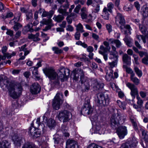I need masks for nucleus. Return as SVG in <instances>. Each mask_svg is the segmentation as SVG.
Wrapping results in <instances>:
<instances>
[{"label":"nucleus","mask_w":148,"mask_h":148,"mask_svg":"<svg viewBox=\"0 0 148 148\" xmlns=\"http://www.w3.org/2000/svg\"><path fill=\"white\" fill-rule=\"evenodd\" d=\"M138 143V141L134 137H133L132 139L128 140V143L130 147L131 148H135L136 146V144Z\"/></svg>","instance_id":"412c9836"},{"label":"nucleus","mask_w":148,"mask_h":148,"mask_svg":"<svg viewBox=\"0 0 148 148\" xmlns=\"http://www.w3.org/2000/svg\"><path fill=\"white\" fill-rule=\"evenodd\" d=\"M132 6L130 4L129 5H126L123 8L124 10L127 11H128L131 10Z\"/></svg>","instance_id":"4d7b16f0"},{"label":"nucleus","mask_w":148,"mask_h":148,"mask_svg":"<svg viewBox=\"0 0 148 148\" xmlns=\"http://www.w3.org/2000/svg\"><path fill=\"white\" fill-rule=\"evenodd\" d=\"M123 40L128 46L130 47H132L133 40L130 37H126L123 39Z\"/></svg>","instance_id":"a878e982"},{"label":"nucleus","mask_w":148,"mask_h":148,"mask_svg":"<svg viewBox=\"0 0 148 148\" xmlns=\"http://www.w3.org/2000/svg\"><path fill=\"white\" fill-rule=\"evenodd\" d=\"M106 28L108 31L109 33H110L112 31V26L110 24H107L106 25Z\"/></svg>","instance_id":"8fccbe9b"},{"label":"nucleus","mask_w":148,"mask_h":148,"mask_svg":"<svg viewBox=\"0 0 148 148\" xmlns=\"http://www.w3.org/2000/svg\"><path fill=\"white\" fill-rule=\"evenodd\" d=\"M52 49L54 51V53L56 54H60L63 52L62 50L56 47H53Z\"/></svg>","instance_id":"a19ab883"},{"label":"nucleus","mask_w":148,"mask_h":148,"mask_svg":"<svg viewBox=\"0 0 148 148\" xmlns=\"http://www.w3.org/2000/svg\"><path fill=\"white\" fill-rule=\"evenodd\" d=\"M113 78V71L112 70L108 74L107 73L106 75V79L107 81H109Z\"/></svg>","instance_id":"4c0bfd02"},{"label":"nucleus","mask_w":148,"mask_h":148,"mask_svg":"<svg viewBox=\"0 0 148 148\" xmlns=\"http://www.w3.org/2000/svg\"><path fill=\"white\" fill-rule=\"evenodd\" d=\"M22 148H38L37 146L31 143L27 142L23 145Z\"/></svg>","instance_id":"bb28decb"},{"label":"nucleus","mask_w":148,"mask_h":148,"mask_svg":"<svg viewBox=\"0 0 148 148\" xmlns=\"http://www.w3.org/2000/svg\"><path fill=\"white\" fill-rule=\"evenodd\" d=\"M99 49V53L101 54H103L104 53H106L109 50L102 45L100 46Z\"/></svg>","instance_id":"7c9ffc66"},{"label":"nucleus","mask_w":148,"mask_h":148,"mask_svg":"<svg viewBox=\"0 0 148 148\" xmlns=\"http://www.w3.org/2000/svg\"><path fill=\"white\" fill-rule=\"evenodd\" d=\"M13 14L12 12H10L8 13L5 16V17L4 18L3 17V18L5 19L7 18H8L11 17L13 16Z\"/></svg>","instance_id":"69168bd1"},{"label":"nucleus","mask_w":148,"mask_h":148,"mask_svg":"<svg viewBox=\"0 0 148 148\" xmlns=\"http://www.w3.org/2000/svg\"><path fill=\"white\" fill-rule=\"evenodd\" d=\"M109 12V11L107 9V7H104L103 9L101 15L102 18L105 20H109L110 15Z\"/></svg>","instance_id":"f3484780"},{"label":"nucleus","mask_w":148,"mask_h":148,"mask_svg":"<svg viewBox=\"0 0 148 148\" xmlns=\"http://www.w3.org/2000/svg\"><path fill=\"white\" fill-rule=\"evenodd\" d=\"M136 98L138 100L137 102V104L138 105V106H141L143 103V101L140 98L139 96L138 95L137 96Z\"/></svg>","instance_id":"3c124183"},{"label":"nucleus","mask_w":148,"mask_h":148,"mask_svg":"<svg viewBox=\"0 0 148 148\" xmlns=\"http://www.w3.org/2000/svg\"><path fill=\"white\" fill-rule=\"evenodd\" d=\"M87 148H103L102 147L94 143L91 144L89 145Z\"/></svg>","instance_id":"49530a36"},{"label":"nucleus","mask_w":148,"mask_h":148,"mask_svg":"<svg viewBox=\"0 0 148 148\" xmlns=\"http://www.w3.org/2000/svg\"><path fill=\"white\" fill-rule=\"evenodd\" d=\"M27 46L26 44H25L21 46V47H18L19 50L20 51H25V50H27V49L26 48V47Z\"/></svg>","instance_id":"680f3d73"},{"label":"nucleus","mask_w":148,"mask_h":148,"mask_svg":"<svg viewBox=\"0 0 148 148\" xmlns=\"http://www.w3.org/2000/svg\"><path fill=\"white\" fill-rule=\"evenodd\" d=\"M66 148H79V146L77 142L70 139L68 140L66 143Z\"/></svg>","instance_id":"ddd939ff"},{"label":"nucleus","mask_w":148,"mask_h":148,"mask_svg":"<svg viewBox=\"0 0 148 148\" xmlns=\"http://www.w3.org/2000/svg\"><path fill=\"white\" fill-rule=\"evenodd\" d=\"M21 16V14L19 12H18L15 14L14 19H16L15 21H18L20 20V17Z\"/></svg>","instance_id":"de8ad7c7"},{"label":"nucleus","mask_w":148,"mask_h":148,"mask_svg":"<svg viewBox=\"0 0 148 148\" xmlns=\"http://www.w3.org/2000/svg\"><path fill=\"white\" fill-rule=\"evenodd\" d=\"M81 7L80 5L79 4L77 5L75 8L74 11L75 13L78 14L79 13L80 9Z\"/></svg>","instance_id":"13d9d810"},{"label":"nucleus","mask_w":148,"mask_h":148,"mask_svg":"<svg viewBox=\"0 0 148 148\" xmlns=\"http://www.w3.org/2000/svg\"><path fill=\"white\" fill-rule=\"evenodd\" d=\"M123 69H125L126 72L127 73L131 74L130 76L135 75V74L132 70V69L130 68L127 67V65H123Z\"/></svg>","instance_id":"f704fd0d"},{"label":"nucleus","mask_w":148,"mask_h":148,"mask_svg":"<svg viewBox=\"0 0 148 148\" xmlns=\"http://www.w3.org/2000/svg\"><path fill=\"white\" fill-rule=\"evenodd\" d=\"M40 87L37 83L33 84L30 86V91L33 95H36L40 91Z\"/></svg>","instance_id":"9b49d317"},{"label":"nucleus","mask_w":148,"mask_h":148,"mask_svg":"<svg viewBox=\"0 0 148 148\" xmlns=\"http://www.w3.org/2000/svg\"><path fill=\"white\" fill-rule=\"evenodd\" d=\"M116 102L119 107L123 110L126 109V104L125 102H122L119 100L117 101Z\"/></svg>","instance_id":"c9c22d12"},{"label":"nucleus","mask_w":148,"mask_h":148,"mask_svg":"<svg viewBox=\"0 0 148 148\" xmlns=\"http://www.w3.org/2000/svg\"><path fill=\"white\" fill-rule=\"evenodd\" d=\"M134 70L138 76L139 77H141L143 74L142 71L140 70L136 66L135 67Z\"/></svg>","instance_id":"37998d69"},{"label":"nucleus","mask_w":148,"mask_h":148,"mask_svg":"<svg viewBox=\"0 0 148 148\" xmlns=\"http://www.w3.org/2000/svg\"><path fill=\"white\" fill-rule=\"evenodd\" d=\"M26 16L27 17V20H28L29 19H32V18L33 16L32 12L31 11L29 12H27L26 14Z\"/></svg>","instance_id":"09e8293b"},{"label":"nucleus","mask_w":148,"mask_h":148,"mask_svg":"<svg viewBox=\"0 0 148 148\" xmlns=\"http://www.w3.org/2000/svg\"><path fill=\"white\" fill-rule=\"evenodd\" d=\"M81 16L82 19L83 20H86V21L87 23L90 22L92 19V16L91 14H90L87 16V12L81 13Z\"/></svg>","instance_id":"a211bd4d"},{"label":"nucleus","mask_w":148,"mask_h":148,"mask_svg":"<svg viewBox=\"0 0 148 148\" xmlns=\"http://www.w3.org/2000/svg\"><path fill=\"white\" fill-rule=\"evenodd\" d=\"M131 122L134 128L136 130H137L138 129V126L136 121H134V120H132Z\"/></svg>","instance_id":"bf43d9fd"},{"label":"nucleus","mask_w":148,"mask_h":148,"mask_svg":"<svg viewBox=\"0 0 148 148\" xmlns=\"http://www.w3.org/2000/svg\"><path fill=\"white\" fill-rule=\"evenodd\" d=\"M135 75L130 76L131 80L136 85H138L140 83V80L136 77H134Z\"/></svg>","instance_id":"e433bc0d"},{"label":"nucleus","mask_w":148,"mask_h":148,"mask_svg":"<svg viewBox=\"0 0 148 148\" xmlns=\"http://www.w3.org/2000/svg\"><path fill=\"white\" fill-rule=\"evenodd\" d=\"M10 143L7 140H3L0 142V148H8Z\"/></svg>","instance_id":"c756f323"},{"label":"nucleus","mask_w":148,"mask_h":148,"mask_svg":"<svg viewBox=\"0 0 148 148\" xmlns=\"http://www.w3.org/2000/svg\"><path fill=\"white\" fill-rule=\"evenodd\" d=\"M110 57L109 58L110 59H114V60H118V55L117 54L115 53L114 52H111L110 54Z\"/></svg>","instance_id":"ea45409f"},{"label":"nucleus","mask_w":148,"mask_h":148,"mask_svg":"<svg viewBox=\"0 0 148 148\" xmlns=\"http://www.w3.org/2000/svg\"><path fill=\"white\" fill-rule=\"evenodd\" d=\"M116 24L122 30L124 26L125 21L124 16L121 13L117 12L116 15L114 17Z\"/></svg>","instance_id":"423d86ee"},{"label":"nucleus","mask_w":148,"mask_h":148,"mask_svg":"<svg viewBox=\"0 0 148 148\" xmlns=\"http://www.w3.org/2000/svg\"><path fill=\"white\" fill-rule=\"evenodd\" d=\"M126 86L130 90V94L132 97L133 101L135 96L138 94V91L137 87L133 84L128 82H126Z\"/></svg>","instance_id":"1a4fd4ad"},{"label":"nucleus","mask_w":148,"mask_h":148,"mask_svg":"<svg viewBox=\"0 0 148 148\" xmlns=\"http://www.w3.org/2000/svg\"><path fill=\"white\" fill-rule=\"evenodd\" d=\"M148 55L147 54L142 59V62L145 64H148Z\"/></svg>","instance_id":"864d4df0"},{"label":"nucleus","mask_w":148,"mask_h":148,"mask_svg":"<svg viewBox=\"0 0 148 148\" xmlns=\"http://www.w3.org/2000/svg\"><path fill=\"white\" fill-rule=\"evenodd\" d=\"M103 44L106 46V47L108 49L110 50V47L109 44L108 42L106 41H104Z\"/></svg>","instance_id":"338daca9"},{"label":"nucleus","mask_w":148,"mask_h":148,"mask_svg":"<svg viewBox=\"0 0 148 148\" xmlns=\"http://www.w3.org/2000/svg\"><path fill=\"white\" fill-rule=\"evenodd\" d=\"M51 20L48 19L46 20L43 19L42 21L40 22V26H42L44 25H47L45 28L43 29L44 31H46L47 30L50 29L53 25L51 23Z\"/></svg>","instance_id":"f8f14e48"},{"label":"nucleus","mask_w":148,"mask_h":148,"mask_svg":"<svg viewBox=\"0 0 148 148\" xmlns=\"http://www.w3.org/2000/svg\"><path fill=\"white\" fill-rule=\"evenodd\" d=\"M100 10V6L99 4H96V6L95 7L94 9L93 10V12L98 14Z\"/></svg>","instance_id":"a18cd8bd"},{"label":"nucleus","mask_w":148,"mask_h":148,"mask_svg":"<svg viewBox=\"0 0 148 148\" xmlns=\"http://www.w3.org/2000/svg\"><path fill=\"white\" fill-rule=\"evenodd\" d=\"M25 30L26 32L29 31L31 32H33L34 31L36 32L38 31L40 29V28L39 27H36L34 30L33 29H32L30 28V26L29 25H27L25 27Z\"/></svg>","instance_id":"c85d7f7f"},{"label":"nucleus","mask_w":148,"mask_h":148,"mask_svg":"<svg viewBox=\"0 0 148 148\" xmlns=\"http://www.w3.org/2000/svg\"><path fill=\"white\" fill-rule=\"evenodd\" d=\"M40 34L38 32L37 33L35 34H29L28 38L29 39H32L34 41H39L40 39L39 38Z\"/></svg>","instance_id":"5701e85b"},{"label":"nucleus","mask_w":148,"mask_h":148,"mask_svg":"<svg viewBox=\"0 0 148 148\" xmlns=\"http://www.w3.org/2000/svg\"><path fill=\"white\" fill-rule=\"evenodd\" d=\"M143 138L146 142L148 143V132L143 129L141 130Z\"/></svg>","instance_id":"cd10ccee"},{"label":"nucleus","mask_w":148,"mask_h":148,"mask_svg":"<svg viewBox=\"0 0 148 148\" xmlns=\"http://www.w3.org/2000/svg\"><path fill=\"white\" fill-rule=\"evenodd\" d=\"M32 71V77L36 80L40 79V75L38 72V70L35 66H33L30 68Z\"/></svg>","instance_id":"2eb2a0df"},{"label":"nucleus","mask_w":148,"mask_h":148,"mask_svg":"<svg viewBox=\"0 0 148 148\" xmlns=\"http://www.w3.org/2000/svg\"><path fill=\"white\" fill-rule=\"evenodd\" d=\"M76 27L77 32L81 33H82L85 32L84 29L83 27L80 23H79L77 25H76Z\"/></svg>","instance_id":"473e14b6"},{"label":"nucleus","mask_w":148,"mask_h":148,"mask_svg":"<svg viewBox=\"0 0 148 148\" xmlns=\"http://www.w3.org/2000/svg\"><path fill=\"white\" fill-rule=\"evenodd\" d=\"M133 57L134 58V61L136 64H138L139 63L138 61V56L134 54L133 55Z\"/></svg>","instance_id":"0e129e2a"},{"label":"nucleus","mask_w":148,"mask_h":148,"mask_svg":"<svg viewBox=\"0 0 148 148\" xmlns=\"http://www.w3.org/2000/svg\"><path fill=\"white\" fill-rule=\"evenodd\" d=\"M104 86V84L103 83L95 81L93 84V88L95 90H97L102 89Z\"/></svg>","instance_id":"aec40b11"},{"label":"nucleus","mask_w":148,"mask_h":148,"mask_svg":"<svg viewBox=\"0 0 148 148\" xmlns=\"http://www.w3.org/2000/svg\"><path fill=\"white\" fill-rule=\"evenodd\" d=\"M141 12L144 17L146 18L148 16V5H144L142 7Z\"/></svg>","instance_id":"4be33fe9"},{"label":"nucleus","mask_w":148,"mask_h":148,"mask_svg":"<svg viewBox=\"0 0 148 148\" xmlns=\"http://www.w3.org/2000/svg\"><path fill=\"white\" fill-rule=\"evenodd\" d=\"M47 125L49 127L51 128L54 126L55 122L54 120L52 119H49L47 121Z\"/></svg>","instance_id":"2f4dec72"},{"label":"nucleus","mask_w":148,"mask_h":148,"mask_svg":"<svg viewBox=\"0 0 148 148\" xmlns=\"http://www.w3.org/2000/svg\"><path fill=\"white\" fill-rule=\"evenodd\" d=\"M64 18V16L61 15H58V16L55 15L53 18L54 20L58 22H61Z\"/></svg>","instance_id":"72a5a7b5"},{"label":"nucleus","mask_w":148,"mask_h":148,"mask_svg":"<svg viewBox=\"0 0 148 148\" xmlns=\"http://www.w3.org/2000/svg\"><path fill=\"white\" fill-rule=\"evenodd\" d=\"M114 5L112 2L108 3L107 5V9L110 13H112V9L113 8Z\"/></svg>","instance_id":"58836bf2"},{"label":"nucleus","mask_w":148,"mask_h":148,"mask_svg":"<svg viewBox=\"0 0 148 148\" xmlns=\"http://www.w3.org/2000/svg\"><path fill=\"white\" fill-rule=\"evenodd\" d=\"M122 60L123 63L128 65L131 64V58L127 54H123L122 56Z\"/></svg>","instance_id":"dca6fc26"},{"label":"nucleus","mask_w":148,"mask_h":148,"mask_svg":"<svg viewBox=\"0 0 148 148\" xmlns=\"http://www.w3.org/2000/svg\"><path fill=\"white\" fill-rule=\"evenodd\" d=\"M93 109L89 103L85 104L81 110V113L85 115H89L92 113Z\"/></svg>","instance_id":"9d476101"},{"label":"nucleus","mask_w":148,"mask_h":148,"mask_svg":"<svg viewBox=\"0 0 148 148\" xmlns=\"http://www.w3.org/2000/svg\"><path fill=\"white\" fill-rule=\"evenodd\" d=\"M3 82L8 90L9 95L13 99L18 98L21 95L23 88L20 83L10 82L7 78L3 80Z\"/></svg>","instance_id":"7ed1b4c3"},{"label":"nucleus","mask_w":148,"mask_h":148,"mask_svg":"<svg viewBox=\"0 0 148 148\" xmlns=\"http://www.w3.org/2000/svg\"><path fill=\"white\" fill-rule=\"evenodd\" d=\"M43 72L45 75L51 81V86L58 87L60 86V79L61 82H63L67 77L65 73V69L64 67H61L58 73L59 75L55 71L54 69L52 67L46 68L43 69Z\"/></svg>","instance_id":"f03ea898"},{"label":"nucleus","mask_w":148,"mask_h":148,"mask_svg":"<svg viewBox=\"0 0 148 148\" xmlns=\"http://www.w3.org/2000/svg\"><path fill=\"white\" fill-rule=\"evenodd\" d=\"M80 36V32H76L74 35V37L75 39L77 40H79Z\"/></svg>","instance_id":"6e6d98bb"},{"label":"nucleus","mask_w":148,"mask_h":148,"mask_svg":"<svg viewBox=\"0 0 148 148\" xmlns=\"http://www.w3.org/2000/svg\"><path fill=\"white\" fill-rule=\"evenodd\" d=\"M108 41L111 44H115L116 47L117 48H120L121 46V43L118 40H114V39L111 38L109 39Z\"/></svg>","instance_id":"b1692460"},{"label":"nucleus","mask_w":148,"mask_h":148,"mask_svg":"<svg viewBox=\"0 0 148 148\" xmlns=\"http://www.w3.org/2000/svg\"><path fill=\"white\" fill-rule=\"evenodd\" d=\"M126 118L125 115L121 114L117 111V114L112 115L110 119L111 127L114 129H117L116 132L120 139H123L127 135V127L124 126L119 125L124 123Z\"/></svg>","instance_id":"f257e3e1"},{"label":"nucleus","mask_w":148,"mask_h":148,"mask_svg":"<svg viewBox=\"0 0 148 148\" xmlns=\"http://www.w3.org/2000/svg\"><path fill=\"white\" fill-rule=\"evenodd\" d=\"M22 25L19 23H16L13 26V29L15 31L18 30Z\"/></svg>","instance_id":"603ef678"},{"label":"nucleus","mask_w":148,"mask_h":148,"mask_svg":"<svg viewBox=\"0 0 148 148\" xmlns=\"http://www.w3.org/2000/svg\"><path fill=\"white\" fill-rule=\"evenodd\" d=\"M80 3L81 4L83 5L84 3V0H75L74 1V3L75 4H77Z\"/></svg>","instance_id":"774afa93"},{"label":"nucleus","mask_w":148,"mask_h":148,"mask_svg":"<svg viewBox=\"0 0 148 148\" xmlns=\"http://www.w3.org/2000/svg\"><path fill=\"white\" fill-rule=\"evenodd\" d=\"M66 30L70 32H72L74 30L73 27L70 25H68L66 27Z\"/></svg>","instance_id":"052dcab7"},{"label":"nucleus","mask_w":148,"mask_h":148,"mask_svg":"<svg viewBox=\"0 0 148 148\" xmlns=\"http://www.w3.org/2000/svg\"><path fill=\"white\" fill-rule=\"evenodd\" d=\"M78 73L80 75V81L82 84L83 83L85 82V77L84 76V72L82 70L80 69L79 70ZM72 74L73 76V79L75 81L78 80L79 75L78 73V71L76 69L73 71L72 72Z\"/></svg>","instance_id":"6e6552de"},{"label":"nucleus","mask_w":148,"mask_h":148,"mask_svg":"<svg viewBox=\"0 0 148 148\" xmlns=\"http://www.w3.org/2000/svg\"><path fill=\"white\" fill-rule=\"evenodd\" d=\"M98 98L97 102L103 106L107 105L109 104L110 102V98L107 94H103L102 93H99L97 95Z\"/></svg>","instance_id":"20e7f679"},{"label":"nucleus","mask_w":148,"mask_h":148,"mask_svg":"<svg viewBox=\"0 0 148 148\" xmlns=\"http://www.w3.org/2000/svg\"><path fill=\"white\" fill-rule=\"evenodd\" d=\"M72 117L71 113L66 110L61 111L59 112L58 116V118L59 120L63 122L69 121Z\"/></svg>","instance_id":"39448f33"},{"label":"nucleus","mask_w":148,"mask_h":148,"mask_svg":"<svg viewBox=\"0 0 148 148\" xmlns=\"http://www.w3.org/2000/svg\"><path fill=\"white\" fill-rule=\"evenodd\" d=\"M13 31L10 29H7V32L6 33L7 35L10 36V37H12L13 35Z\"/></svg>","instance_id":"5fc2aeb1"},{"label":"nucleus","mask_w":148,"mask_h":148,"mask_svg":"<svg viewBox=\"0 0 148 148\" xmlns=\"http://www.w3.org/2000/svg\"><path fill=\"white\" fill-rule=\"evenodd\" d=\"M92 36L93 39L96 40H98L99 39V36L95 33H92Z\"/></svg>","instance_id":"e2e57ef3"},{"label":"nucleus","mask_w":148,"mask_h":148,"mask_svg":"<svg viewBox=\"0 0 148 148\" xmlns=\"http://www.w3.org/2000/svg\"><path fill=\"white\" fill-rule=\"evenodd\" d=\"M139 29L142 34L147 36L148 35V31L146 27L142 25H139Z\"/></svg>","instance_id":"393cba45"},{"label":"nucleus","mask_w":148,"mask_h":148,"mask_svg":"<svg viewBox=\"0 0 148 148\" xmlns=\"http://www.w3.org/2000/svg\"><path fill=\"white\" fill-rule=\"evenodd\" d=\"M53 14L51 12H47L44 10V12H43L41 16L42 17H45L47 16H49V17H51L52 16Z\"/></svg>","instance_id":"c03bdc74"},{"label":"nucleus","mask_w":148,"mask_h":148,"mask_svg":"<svg viewBox=\"0 0 148 148\" xmlns=\"http://www.w3.org/2000/svg\"><path fill=\"white\" fill-rule=\"evenodd\" d=\"M69 8V5L66 4L60 6L58 10V12L62 14L63 16H67L69 14V12H67V10Z\"/></svg>","instance_id":"4468645a"},{"label":"nucleus","mask_w":148,"mask_h":148,"mask_svg":"<svg viewBox=\"0 0 148 148\" xmlns=\"http://www.w3.org/2000/svg\"><path fill=\"white\" fill-rule=\"evenodd\" d=\"M33 124V123L31 124L32 126L29 128V132L30 133L31 135L34 138H36L39 136L40 134H37V132L35 130V128H34L32 126Z\"/></svg>","instance_id":"6ab92c4d"},{"label":"nucleus","mask_w":148,"mask_h":148,"mask_svg":"<svg viewBox=\"0 0 148 148\" xmlns=\"http://www.w3.org/2000/svg\"><path fill=\"white\" fill-rule=\"evenodd\" d=\"M63 96L62 94L61 93H57L56 94L53 101L52 106L54 109L58 110L60 108L62 102V98Z\"/></svg>","instance_id":"0eeeda50"},{"label":"nucleus","mask_w":148,"mask_h":148,"mask_svg":"<svg viewBox=\"0 0 148 148\" xmlns=\"http://www.w3.org/2000/svg\"><path fill=\"white\" fill-rule=\"evenodd\" d=\"M118 61V60H114L111 62H109V65L111 68L116 67L117 66Z\"/></svg>","instance_id":"79ce46f5"}]
</instances>
